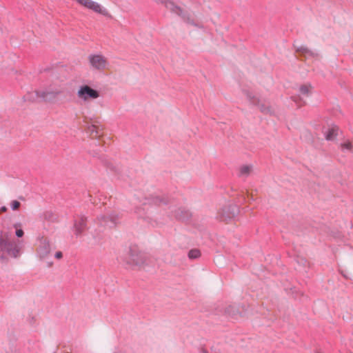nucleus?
<instances>
[{
    "label": "nucleus",
    "instance_id": "f257e3e1",
    "mask_svg": "<svg viewBox=\"0 0 353 353\" xmlns=\"http://www.w3.org/2000/svg\"><path fill=\"white\" fill-rule=\"evenodd\" d=\"M19 245L10 239V234L2 232L0 234V257L3 259L16 258L19 255Z\"/></svg>",
    "mask_w": 353,
    "mask_h": 353
},
{
    "label": "nucleus",
    "instance_id": "f03ea898",
    "mask_svg": "<svg viewBox=\"0 0 353 353\" xmlns=\"http://www.w3.org/2000/svg\"><path fill=\"white\" fill-rule=\"evenodd\" d=\"M77 97L82 103H88L97 99L100 97V93L88 85H82L77 90Z\"/></svg>",
    "mask_w": 353,
    "mask_h": 353
},
{
    "label": "nucleus",
    "instance_id": "7ed1b4c3",
    "mask_svg": "<svg viewBox=\"0 0 353 353\" xmlns=\"http://www.w3.org/2000/svg\"><path fill=\"white\" fill-rule=\"evenodd\" d=\"M146 255L135 248H131L125 257V261L131 266L142 267L147 262Z\"/></svg>",
    "mask_w": 353,
    "mask_h": 353
},
{
    "label": "nucleus",
    "instance_id": "20e7f679",
    "mask_svg": "<svg viewBox=\"0 0 353 353\" xmlns=\"http://www.w3.org/2000/svg\"><path fill=\"white\" fill-rule=\"evenodd\" d=\"M90 65L95 70H106L109 69L110 64L105 57L102 54H92L88 57Z\"/></svg>",
    "mask_w": 353,
    "mask_h": 353
},
{
    "label": "nucleus",
    "instance_id": "39448f33",
    "mask_svg": "<svg viewBox=\"0 0 353 353\" xmlns=\"http://www.w3.org/2000/svg\"><path fill=\"white\" fill-rule=\"evenodd\" d=\"M239 212V208L235 205L225 206L218 212V218L221 221L228 223L234 219Z\"/></svg>",
    "mask_w": 353,
    "mask_h": 353
},
{
    "label": "nucleus",
    "instance_id": "423d86ee",
    "mask_svg": "<svg viewBox=\"0 0 353 353\" xmlns=\"http://www.w3.org/2000/svg\"><path fill=\"white\" fill-rule=\"evenodd\" d=\"M54 248V247L47 239H41L37 249V252L40 258H46L49 256Z\"/></svg>",
    "mask_w": 353,
    "mask_h": 353
},
{
    "label": "nucleus",
    "instance_id": "0eeeda50",
    "mask_svg": "<svg viewBox=\"0 0 353 353\" xmlns=\"http://www.w3.org/2000/svg\"><path fill=\"white\" fill-rule=\"evenodd\" d=\"M80 5L93 10L95 12L102 14L103 15L107 14L105 9L103 8L101 5L98 3L94 2L92 0H76Z\"/></svg>",
    "mask_w": 353,
    "mask_h": 353
},
{
    "label": "nucleus",
    "instance_id": "6e6552de",
    "mask_svg": "<svg viewBox=\"0 0 353 353\" xmlns=\"http://www.w3.org/2000/svg\"><path fill=\"white\" fill-rule=\"evenodd\" d=\"M104 128L101 125L92 123L88 126L87 133L89 137L93 139H99L103 135Z\"/></svg>",
    "mask_w": 353,
    "mask_h": 353
},
{
    "label": "nucleus",
    "instance_id": "1a4fd4ad",
    "mask_svg": "<svg viewBox=\"0 0 353 353\" xmlns=\"http://www.w3.org/2000/svg\"><path fill=\"white\" fill-rule=\"evenodd\" d=\"M248 97L250 103L256 106H257L259 110L263 112H270V107L265 104V101L260 99L259 97L254 95L248 94Z\"/></svg>",
    "mask_w": 353,
    "mask_h": 353
},
{
    "label": "nucleus",
    "instance_id": "9d476101",
    "mask_svg": "<svg viewBox=\"0 0 353 353\" xmlns=\"http://www.w3.org/2000/svg\"><path fill=\"white\" fill-rule=\"evenodd\" d=\"M87 219L84 216L78 218L74 223V232L76 236L81 235L86 229Z\"/></svg>",
    "mask_w": 353,
    "mask_h": 353
},
{
    "label": "nucleus",
    "instance_id": "9b49d317",
    "mask_svg": "<svg viewBox=\"0 0 353 353\" xmlns=\"http://www.w3.org/2000/svg\"><path fill=\"white\" fill-rule=\"evenodd\" d=\"M165 7L170 10V11L174 12V13H176L177 14L179 15H183V17H185V16L183 14V12H182V10L181 8L176 6L174 5V3L171 1H169V0H166L165 2Z\"/></svg>",
    "mask_w": 353,
    "mask_h": 353
},
{
    "label": "nucleus",
    "instance_id": "f8f14e48",
    "mask_svg": "<svg viewBox=\"0 0 353 353\" xmlns=\"http://www.w3.org/2000/svg\"><path fill=\"white\" fill-rule=\"evenodd\" d=\"M338 130L339 128L336 126L329 128L327 131L325 132V139L327 140L334 139L337 136Z\"/></svg>",
    "mask_w": 353,
    "mask_h": 353
},
{
    "label": "nucleus",
    "instance_id": "ddd939ff",
    "mask_svg": "<svg viewBox=\"0 0 353 353\" xmlns=\"http://www.w3.org/2000/svg\"><path fill=\"white\" fill-rule=\"evenodd\" d=\"M252 166L251 165H243L240 168V175L247 176L252 172Z\"/></svg>",
    "mask_w": 353,
    "mask_h": 353
},
{
    "label": "nucleus",
    "instance_id": "4468645a",
    "mask_svg": "<svg viewBox=\"0 0 353 353\" xmlns=\"http://www.w3.org/2000/svg\"><path fill=\"white\" fill-rule=\"evenodd\" d=\"M312 90V86L309 84L303 85L300 87V92L304 95H308Z\"/></svg>",
    "mask_w": 353,
    "mask_h": 353
},
{
    "label": "nucleus",
    "instance_id": "2eb2a0df",
    "mask_svg": "<svg viewBox=\"0 0 353 353\" xmlns=\"http://www.w3.org/2000/svg\"><path fill=\"white\" fill-rule=\"evenodd\" d=\"M341 150L343 151H351L353 148V145L352 142H350V141H346L345 142L341 145Z\"/></svg>",
    "mask_w": 353,
    "mask_h": 353
},
{
    "label": "nucleus",
    "instance_id": "dca6fc26",
    "mask_svg": "<svg viewBox=\"0 0 353 353\" xmlns=\"http://www.w3.org/2000/svg\"><path fill=\"white\" fill-rule=\"evenodd\" d=\"M200 255H201L200 251L196 249L191 250L188 253V256L190 259H196V258L199 257Z\"/></svg>",
    "mask_w": 353,
    "mask_h": 353
},
{
    "label": "nucleus",
    "instance_id": "f3484780",
    "mask_svg": "<svg viewBox=\"0 0 353 353\" xmlns=\"http://www.w3.org/2000/svg\"><path fill=\"white\" fill-rule=\"evenodd\" d=\"M21 225L19 223H15L14 225V228L16 229V236L17 237H22L24 234V232L22 229L20 228Z\"/></svg>",
    "mask_w": 353,
    "mask_h": 353
},
{
    "label": "nucleus",
    "instance_id": "a211bd4d",
    "mask_svg": "<svg viewBox=\"0 0 353 353\" xmlns=\"http://www.w3.org/2000/svg\"><path fill=\"white\" fill-rule=\"evenodd\" d=\"M10 206L13 210H17L20 208L21 203L19 201L14 200L11 201Z\"/></svg>",
    "mask_w": 353,
    "mask_h": 353
},
{
    "label": "nucleus",
    "instance_id": "6ab92c4d",
    "mask_svg": "<svg viewBox=\"0 0 353 353\" xmlns=\"http://www.w3.org/2000/svg\"><path fill=\"white\" fill-rule=\"evenodd\" d=\"M37 94L39 97H42L43 99L47 100L49 99L50 93L46 92H37Z\"/></svg>",
    "mask_w": 353,
    "mask_h": 353
},
{
    "label": "nucleus",
    "instance_id": "aec40b11",
    "mask_svg": "<svg viewBox=\"0 0 353 353\" xmlns=\"http://www.w3.org/2000/svg\"><path fill=\"white\" fill-rule=\"evenodd\" d=\"M54 256L57 259H61L63 257V254L61 251H58L55 253Z\"/></svg>",
    "mask_w": 353,
    "mask_h": 353
},
{
    "label": "nucleus",
    "instance_id": "412c9836",
    "mask_svg": "<svg viewBox=\"0 0 353 353\" xmlns=\"http://www.w3.org/2000/svg\"><path fill=\"white\" fill-rule=\"evenodd\" d=\"M105 219H106V217L105 216H101L100 217L98 218V221L100 222V223H102V222H105Z\"/></svg>",
    "mask_w": 353,
    "mask_h": 353
},
{
    "label": "nucleus",
    "instance_id": "4be33fe9",
    "mask_svg": "<svg viewBox=\"0 0 353 353\" xmlns=\"http://www.w3.org/2000/svg\"><path fill=\"white\" fill-rule=\"evenodd\" d=\"M7 211V208L3 206L0 209V212H5Z\"/></svg>",
    "mask_w": 353,
    "mask_h": 353
}]
</instances>
